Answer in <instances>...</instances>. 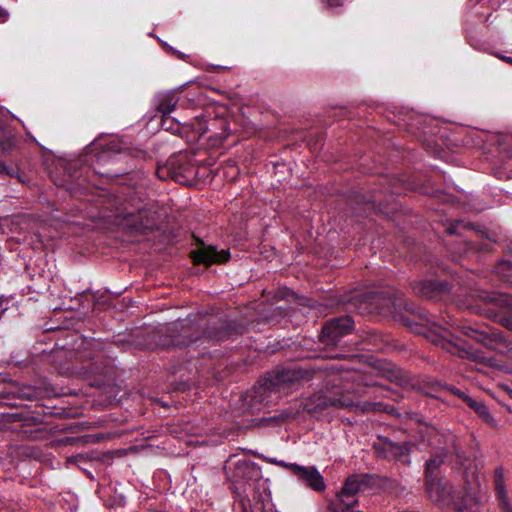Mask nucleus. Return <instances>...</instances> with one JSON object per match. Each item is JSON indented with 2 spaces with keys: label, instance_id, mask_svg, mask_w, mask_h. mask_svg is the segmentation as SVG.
Returning <instances> with one entry per match:
<instances>
[{
  "label": "nucleus",
  "instance_id": "obj_1",
  "mask_svg": "<svg viewBox=\"0 0 512 512\" xmlns=\"http://www.w3.org/2000/svg\"><path fill=\"white\" fill-rule=\"evenodd\" d=\"M362 385L370 386L373 384L366 380V376L358 372L333 374L327 381V392L313 395L305 401L303 408L308 413H317L328 407L347 408L356 411L360 408L356 398L364 394L361 389ZM380 406V403H364L361 410H379Z\"/></svg>",
  "mask_w": 512,
  "mask_h": 512
},
{
  "label": "nucleus",
  "instance_id": "obj_17",
  "mask_svg": "<svg viewBox=\"0 0 512 512\" xmlns=\"http://www.w3.org/2000/svg\"><path fill=\"white\" fill-rule=\"evenodd\" d=\"M370 300L372 303L376 305V308L380 310V312L386 313L391 312L392 309H396L397 303L396 299L390 296L385 297L383 293L375 292L370 296Z\"/></svg>",
  "mask_w": 512,
  "mask_h": 512
},
{
  "label": "nucleus",
  "instance_id": "obj_22",
  "mask_svg": "<svg viewBox=\"0 0 512 512\" xmlns=\"http://www.w3.org/2000/svg\"><path fill=\"white\" fill-rule=\"evenodd\" d=\"M291 416H292V414L290 412H282L278 416H274L272 419H277L279 421H284V420L290 418Z\"/></svg>",
  "mask_w": 512,
  "mask_h": 512
},
{
  "label": "nucleus",
  "instance_id": "obj_12",
  "mask_svg": "<svg viewBox=\"0 0 512 512\" xmlns=\"http://www.w3.org/2000/svg\"><path fill=\"white\" fill-rule=\"evenodd\" d=\"M448 290V283L438 280H422L413 285L414 293L428 300H436Z\"/></svg>",
  "mask_w": 512,
  "mask_h": 512
},
{
  "label": "nucleus",
  "instance_id": "obj_13",
  "mask_svg": "<svg viewBox=\"0 0 512 512\" xmlns=\"http://www.w3.org/2000/svg\"><path fill=\"white\" fill-rule=\"evenodd\" d=\"M228 476L234 482L242 480H249L253 474L257 472L255 465L247 460H238L234 462L232 459L228 460L225 466Z\"/></svg>",
  "mask_w": 512,
  "mask_h": 512
},
{
  "label": "nucleus",
  "instance_id": "obj_25",
  "mask_svg": "<svg viewBox=\"0 0 512 512\" xmlns=\"http://www.w3.org/2000/svg\"><path fill=\"white\" fill-rule=\"evenodd\" d=\"M107 150H111V151H114V152H119L121 150V148L118 147L117 145H113V146L108 145L107 146Z\"/></svg>",
  "mask_w": 512,
  "mask_h": 512
},
{
  "label": "nucleus",
  "instance_id": "obj_3",
  "mask_svg": "<svg viewBox=\"0 0 512 512\" xmlns=\"http://www.w3.org/2000/svg\"><path fill=\"white\" fill-rule=\"evenodd\" d=\"M302 378L303 371L295 368L273 371L260 381L252 397L262 402L267 393L284 391Z\"/></svg>",
  "mask_w": 512,
  "mask_h": 512
},
{
  "label": "nucleus",
  "instance_id": "obj_21",
  "mask_svg": "<svg viewBox=\"0 0 512 512\" xmlns=\"http://www.w3.org/2000/svg\"><path fill=\"white\" fill-rule=\"evenodd\" d=\"M161 117L163 118V115H161ZM161 126L165 130H172V131L178 130V128L174 129L173 124H172V119H170V118H169V121L165 125H163V120H162Z\"/></svg>",
  "mask_w": 512,
  "mask_h": 512
},
{
  "label": "nucleus",
  "instance_id": "obj_24",
  "mask_svg": "<svg viewBox=\"0 0 512 512\" xmlns=\"http://www.w3.org/2000/svg\"><path fill=\"white\" fill-rule=\"evenodd\" d=\"M7 19V12L0 7V22H3Z\"/></svg>",
  "mask_w": 512,
  "mask_h": 512
},
{
  "label": "nucleus",
  "instance_id": "obj_2",
  "mask_svg": "<svg viewBox=\"0 0 512 512\" xmlns=\"http://www.w3.org/2000/svg\"><path fill=\"white\" fill-rule=\"evenodd\" d=\"M429 498L441 507L453 505L458 512H480L478 502L462 505L459 493L444 479H426Z\"/></svg>",
  "mask_w": 512,
  "mask_h": 512
},
{
  "label": "nucleus",
  "instance_id": "obj_29",
  "mask_svg": "<svg viewBox=\"0 0 512 512\" xmlns=\"http://www.w3.org/2000/svg\"><path fill=\"white\" fill-rule=\"evenodd\" d=\"M445 324H447L449 326H453V325H455V321L452 318H449V320L445 321Z\"/></svg>",
  "mask_w": 512,
  "mask_h": 512
},
{
  "label": "nucleus",
  "instance_id": "obj_31",
  "mask_svg": "<svg viewBox=\"0 0 512 512\" xmlns=\"http://www.w3.org/2000/svg\"><path fill=\"white\" fill-rule=\"evenodd\" d=\"M270 462L277 465V462H279V460H277V459H270Z\"/></svg>",
  "mask_w": 512,
  "mask_h": 512
},
{
  "label": "nucleus",
  "instance_id": "obj_28",
  "mask_svg": "<svg viewBox=\"0 0 512 512\" xmlns=\"http://www.w3.org/2000/svg\"><path fill=\"white\" fill-rule=\"evenodd\" d=\"M0 174H9V172L6 170V167L2 164H0Z\"/></svg>",
  "mask_w": 512,
  "mask_h": 512
},
{
  "label": "nucleus",
  "instance_id": "obj_20",
  "mask_svg": "<svg viewBox=\"0 0 512 512\" xmlns=\"http://www.w3.org/2000/svg\"><path fill=\"white\" fill-rule=\"evenodd\" d=\"M21 396L25 397V398H28V399H31L33 397H36L37 393H36L35 389H33L31 387H27V388L23 389V391L21 393Z\"/></svg>",
  "mask_w": 512,
  "mask_h": 512
},
{
  "label": "nucleus",
  "instance_id": "obj_19",
  "mask_svg": "<svg viewBox=\"0 0 512 512\" xmlns=\"http://www.w3.org/2000/svg\"><path fill=\"white\" fill-rule=\"evenodd\" d=\"M459 396L464 399V401L473 408L479 415L485 417L489 415L488 408L482 403L473 400L469 396L465 395L464 393H459Z\"/></svg>",
  "mask_w": 512,
  "mask_h": 512
},
{
  "label": "nucleus",
  "instance_id": "obj_4",
  "mask_svg": "<svg viewBox=\"0 0 512 512\" xmlns=\"http://www.w3.org/2000/svg\"><path fill=\"white\" fill-rule=\"evenodd\" d=\"M157 175L163 180L171 178L180 184L189 185L195 177V167L187 154L180 153L171 156L164 166H159Z\"/></svg>",
  "mask_w": 512,
  "mask_h": 512
},
{
  "label": "nucleus",
  "instance_id": "obj_8",
  "mask_svg": "<svg viewBox=\"0 0 512 512\" xmlns=\"http://www.w3.org/2000/svg\"><path fill=\"white\" fill-rule=\"evenodd\" d=\"M352 328L353 321L349 316L334 318L322 328L321 341L327 346H335Z\"/></svg>",
  "mask_w": 512,
  "mask_h": 512
},
{
  "label": "nucleus",
  "instance_id": "obj_10",
  "mask_svg": "<svg viewBox=\"0 0 512 512\" xmlns=\"http://www.w3.org/2000/svg\"><path fill=\"white\" fill-rule=\"evenodd\" d=\"M289 470L297 477L301 484L315 491H323L326 487L324 478L314 466L291 464Z\"/></svg>",
  "mask_w": 512,
  "mask_h": 512
},
{
  "label": "nucleus",
  "instance_id": "obj_30",
  "mask_svg": "<svg viewBox=\"0 0 512 512\" xmlns=\"http://www.w3.org/2000/svg\"><path fill=\"white\" fill-rule=\"evenodd\" d=\"M506 62L508 63H511L512 64V58L511 57H504L503 58Z\"/></svg>",
  "mask_w": 512,
  "mask_h": 512
},
{
  "label": "nucleus",
  "instance_id": "obj_33",
  "mask_svg": "<svg viewBox=\"0 0 512 512\" xmlns=\"http://www.w3.org/2000/svg\"><path fill=\"white\" fill-rule=\"evenodd\" d=\"M502 265H503V266H505V265H509V262L504 261V262L502 263Z\"/></svg>",
  "mask_w": 512,
  "mask_h": 512
},
{
  "label": "nucleus",
  "instance_id": "obj_14",
  "mask_svg": "<svg viewBox=\"0 0 512 512\" xmlns=\"http://www.w3.org/2000/svg\"><path fill=\"white\" fill-rule=\"evenodd\" d=\"M228 250L217 251L215 247L207 246L193 252V258L196 263L211 265L214 263H222L229 259Z\"/></svg>",
  "mask_w": 512,
  "mask_h": 512
},
{
  "label": "nucleus",
  "instance_id": "obj_11",
  "mask_svg": "<svg viewBox=\"0 0 512 512\" xmlns=\"http://www.w3.org/2000/svg\"><path fill=\"white\" fill-rule=\"evenodd\" d=\"M450 446L446 443L444 448H441L437 451L427 462H426V470H425V478H438V470L440 466L444 463V459L446 454L449 452H455L459 456V451L456 446V438L454 435L449 436Z\"/></svg>",
  "mask_w": 512,
  "mask_h": 512
},
{
  "label": "nucleus",
  "instance_id": "obj_5",
  "mask_svg": "<svg viewBox=\"0 0 512 512\" xmlns=\"http://www.w3.org/2000/svg\"><path fill=\"white\" fill-rule=\"evenodd\" d=\"M425 323L427 325H431L432 327L438 328L436 333L439 335L438 340H434L437 344L441 345L445 350L453 355H457L461 358H471L474 361L490 364L491 359L484 355V353L477 348L472 346H462L458 343L453 342L452 340L446 339L445 336L448 334V328L444 327L441 323L436 322L434 320L426 319Z\"/></svg>",
  "mask_w": 512,
  "mask_h": 512
},
{
  "label": "nucleus",
  "instance_id": "obj_26",
  "mask_svg": "<svg viewBox=\"0 0 512 512\" xmlns=\"http://www.w3.org/2000/svg\"><path fill=\"white\" fill-rule=\"evenodd\" d=\"M291 464H292V463H286V462L281 461V460H279V462H277V465L282 466V467H284V468H286V469H289V466H290Z\"/></svg>",
  "mask_w": 512,
  "mask_h": 512
},
{
  "label": "nucleus",
  "instance_id": "obj_18",
  "mask_svg": "<svg viewBox=\"0 0 512 512\" xmlns=\"http://www.w3.org/2000/svg\"><path fill=\"white\" fill-rule=\"evenodd\" d=\"M462 331L468 337L476 340L477 342L483 343L485 346H489L491 342L489 336L485 332L479 331L473 327L463 326Z\"/></svg>",
  "mask_w": 512,
  "mask_h": 512
},
{
  "label": "nucleus",
  "instance_id": "obj_9",
  "mask_svg": "<svg viewBox=\"0 0 512 512\" xmlns=\"http://www.w3.org/2000/svg\"><path fill=\"white\" fill-rule=\"evenodd\" d=\"M363 486L364 483L359 476L354 475L349 477L341 491L337 494V498L341 506L338 507L335 512H355L351 509L358 503L355 496L362 490Z\"/></svg>",
  "mask_w": 512,
  "mask_h": 512
},
{
  "label": "nucleus",
  "instance_id": "obj_34",
  "mask_svg": "<svg viewBox=\"0 0 512 512\" xmlns=\"http://www.w3.org/2000/svg\"><path fill=\"white\" fill-rule=\"evenodd\" d=\"M471 494H472L471 491L467 492L468 497H471Z\"/></svg>",
  "mask_w": 512,
  "mask_h": 512
},
{
  "label": "nucleus",
  "instance_id": "obj_16",
  "mask_svg": "<svg viewBox=\"0 0 512 512\" xmlns=\"http://www.w3.org/2000/svg\"><path fill=\"white\" fill-rule=\"evenodd\" d=\"M178 103V98L175 93L167 92L159 95L157 110L163 115V125H165L169 121V115L172 111L175 110Z\"/></svg>",
  "mask_w": 512,
  "mask_h": 512
},
{
  "label": "nucleus",
  "instance_id": "obj_15",
  "mask_svg": "<svg viewBox=\"0 0 512 512\" xmlns=\"http://www.w3.org/2000/svg\"><path fill=\"white\" fill-rule=\"evenodd\" d=\"M494 487L499 501L500 512H512V505L508 500L507 491L505 488L504 470L502 467H497L494 471Z\"/></svg>",
  "mask_w": 512,
  "mask_h": 512
},
{
  "label": "nucleus",
  "instance_id": "obj_6",
  "mask_svg": "<svg viewBox=\"0 0 512 512\" xmlns=\"http://www.w3.org/2000/svg\"><path fill=\"white\" fill-rule=\"evenodd\" d=\"M116 223L123 229L131 232H142L151 228L155 221L150 217V213L144 207L135 211H125L116 215Z\"/></svg>",
  "mask_w": 512,
  "mask_h": 512
},
{
  "label": "nucleus",
  "instance_id": "obj_7",
  "mask_svg": "<svg viewBox=\"0 0 512 512\" xmlns=\"http://www.w3.org/2000/svg\"><path fill=\"white\" fill-rule=\"evenodd\" d=\"M374 448L380 457L400 461L404 464L410 463L411 442H394L388 438H383L374 444Z\"/></svg>",
  "mask_w": 512,
  "mask_h": 512
},
{
  "label": "nucleus",
  "instance_id": "obj_27",
  "mask_svg": "<svg viewBox=\"0 0 512 512\" xmlns=\"http://www.w3.org/2000/svg\"><path fill=\"white\" fill-rule=\"evenodd\" d=\"M192 342V340H190L188 343H184V342H180L178 339L177 340H174L173 341V344L176 345V346H179V345H190V343Z\"/></svg>",
  "mask_w": 512,
  "mask_h": 512
},
{
  "label": "nucleus",
  "instance_id": "obj_32",
  "mask_svg": "<svg viewBox=\"0 0 512 512\" xmlns=\"http://www.w3.org/2000/svg\"><path fill=\"white\" fill-rule=\"evenodd\" d=\"M436 387L442 388V384L441 383H436Z\"/></svg>",
  "mask_w": 512,
  "mask_h": 512
},
{
  "label": "nucleus",
  "instance_id": "obj_23",
  "mask_svg": "<svg viewBox=\"0 0 512 512\" xmlns=\"http://www.w3.org/2000/svg\"><path fill=\"white\" fill-rule=\"evenodd\" d=\"M330 6H340L344 0H326Z\"/></svg>",
  "mask_w": 512,
  "mask_h": 512
}]
</instances>
